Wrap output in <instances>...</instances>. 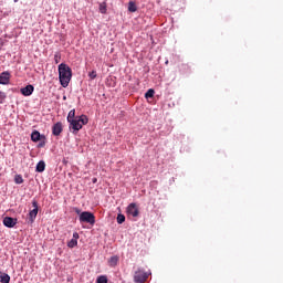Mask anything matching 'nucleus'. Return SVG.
<instances>
[{
  "instance_id": "nucleus-4",
  "label": "nucleus",
  "mask_w": 283,
  "mask_h": 283,
  "mask_svg": "<svg viewBox=\"0 0 283 283\" xmlns=\"http://www.w3.org/2000/svg\"><path fill=\"white\" fill-rule=\"evenodd\" d=\"M80 222H86L87 224H95L96 217L90 211H84L80 214Z\"/></svg>"
},
{
  "instance_id": "nucleus-13",
  "label": "nucleus",
  "mask_w": 283,
  "mask_h": 283,
  "mask_svg": "<svg viewBox=\"0 0 283 283\" xmlns=\"http://www.w3.org/2000/svg\"><path fill=\"white\" fill-rule=\"evenodd\" d=\"M35 171H38V174H43V171H45V161H39Z\"/></svg>"
},
{
  "instance_id": "nucleus-16",
  "label": "nucleus",
  "mask_w": 283,
  "mask_h": 283,
  "mask_svg": "<svg viewBox=\"0 0 283 283\" xmlns=\"http://www.w3.org/2000/svg\"><path fill=\"white\" fill-rule=\"evenodd\" d=\"M0 282L1 283H10V275L6 274V273H2L0 275Z\"/></svg>"
},
{
  "instance_id": "nucleus-18",
  "label": "nucleus",
  "mask_w": 283,
  "mask_h": 283,
  "mask_svg": "<svg viewBox=\"0 0 283 283\" xmlns=\"http://www.w3.org/2000/svg\"><path fill=\"white\" fill-rule=\"evenodd\" d=\"M108 264H109V266H116V264H118V256H112L108 260Z\"/></svg>"
},
{
  "instance_id": "nucleus-7",
  "label": "nucleus",
  "mask_w": 283,
  "mask_h": 283,
  "mask_svg": "<svg viewBox=\"0 0 283 283\" xmlns=\"http://www.w3.org/2000/svg\"><path fill=\"white\" fill-rule=\"evenodd\" d=\"M62 133H63V123L61 122L55 123L52 127L53 136H61Z\"/></svg>"
},
{
  "instance_id": "nucleus-24",
  "label": "nucleus",
  "mask_w": 283,
  "mask_h": 283,
  "mask_svg": "<svg viewBox=\"0 0 283 283\" xmlns=\"http://www.w3.org/2000/svg\"><path fill=\"white\" fill-rule=\"evenodd\" d=\"M88 76L92 81H94V78H96L97 74H96V71H92L88 73Z\"/></svg>"
},
{
  "instance_id": "nucleus-21",
  "label": "nucleus",
  "mask_w": 283,
  "mask_h": 283,
  "mask_svg": "<svg viewBox=\"0 0 283 283\" xmlns=\"http://www.w3.org/2000/svg\"><path fill=\"white\" fill-rule=\"evenodd\" d=\"M96 283H107V276L101 275L97 277Z\"/></svg>"
},
{
  "instance_id": "nucleus-14",
  "label": "nucleus",
  "mask_w": 283,
  "mask_h": 283,
  "mask_svg": "<svg viewBox=\"0 0 283 283\" xmlns=\"http://www.w3.org/2000/svg\"><path fill=\"white\" fill-rule=\"evenodd\" d=\"M72 120H76V109H71L67 115V123H72Z\"/></svg>"
},
{
  "instance_id": "nucleus-9",
  "label": "nucleus",
  "mask_w": 283,
  "mask_h": 283,
  "mask_svg": "<svg viewBox=\"0 0 283 283\" xmlns=\"http://www.w3.org/2000/svg\"><path fill=\"white\" fill-rule=\"evenodd\" d=\"M22 96H32L34 92V86L32 84L27 85L20 90Z\"/></svg>"
},
{
  "instance_id": "nucleus-11",
  "label": "nucleus",
  "mask_w": 283,
  "mask_h": 283,
  "mask_svg": "<svg viewBox=\"0 0 283 283\" xmlns=\"http://www.w3.org/2000/svg\"><path fill=\"white\" fill-rule=\"evenodd\" d=\"M78 232H74L73 233V239H71L69 242H67V247L69 249H74V247H77L78 244Z\"/></svg>"
},
{
  "instance_id": "nucleus-20",
  "label": "nucleus",
  "mask_w": 283,
  "mask_h": 283,
  "mask_svg": "<svg viewBox=\"0 0 283 283\" xmlns=\"http://www.w3.org/2000/svg\"><path fill=\"white\" fill-rule=\"evenodd\" d=\"M15 185H23V177L21 175H17L14 177Z\"/></svg>"
},
{
  "instance_id": "nucleus-8",
  "label": "nucleus",
  "mask_w": 283,
  "mask_h": 283,
  "mask_svg": "<svg viewBox=\"0 0 283 283\" xmlns=\"http://www.w3.org/2000/svg\"><path fill=\"white\" fill-rule=\"evenodd\" d=\"M10 84V72L4 71L0 74V85H9Z\"/></svg>"
},
{
  "instance_id": "nucleus-6",
  "label": "nucleus",
  "mask_w": 283,
  "mask_h": 283,
  "mask_svg": "<svg viewBox=\"0 0 283 283\" xmlns=\"http://www.w3.org/2000/svg\"><path fill=\"white\" fill-rule=\"evenodd\" d=\"M127 213L128 216H133V218H138L140 211L138 210V206L136 203H130L127 207Z\"/></svg>"
},
{
  "instance_id": "nucleus-19",
  "label": "nucleus",
  "mask_w": 283,
  "mask_h": 283,
  "mask_svg": "<svg viewBox=\"0 0 283 283\" xmlns=\"http://www.w3.org/2000/svg\"><path fill=\"white\" fill-rule=\"evenodd\" d=\"M154 94H156V92L153 88H149L146 93H145V98H154Z\"/></svg>"
},
{
  "instance_id": "nucleus-12",
  "label": "nucleus",
  "mask_w": 283,
  "mask_h": 283,
  "mask_svg": "<svg viewBox=\"0 0 283 283\" xmlns=\"http://www.w3.org/2000/svg\"><path fill=\"white\" fill-rule=\"evenodd\" d=\"M31 140L33 143H39V140H45V135H41V133H39V130H34L31 134Z\"/></svg>"
},
{
  "instance_id": "nucleus-29",
  "label": "nucleus",
  "mask_w": 283,
  "mask_h": 283,
  "mask_svg": "<svg viewBox=\"0 0 283 283\" xmlns=\"http://www.w3.org/2000/svg\"><path fill=\"white\" fill-rule=\"evenodd\" d=\"M93 182H96V179H94Z\"/></svg>"
},
{
  "instance_id": "nucleus-15",
  "label": "nucleus",
  "mask_w": 283,
  "mask_h": 283,
  "mask_svg": "<svg viewBox=\"0 0 283 283\" xmlns=\"http://www.w3.org/2000/svg\"><path fill=\"white\" fill-rule=\"evenodd\" d=\"M99 12L101 14H107V2L99 3Z\"/></svg>"
},
{
  "instance_id": "nucleus-10",
  "label": "nucleus",
  "mask_w": 283,
  "mask_h": 283,
  "mask_svg": "<svg viewBox=\"0 0 283 283\" xmlns=\"http://www.w3.org/2000/svg\"><path fill=\"white\" fill-rule=\"evenodd\" d=\"M3 224H4V227H8V229H12L17 226V219H14L12 217H6L3 219Z\"/></svg>"
},
{
  "instance_id": "nucleus-1",
  "label": "nucleus",
  "mask_w": 283,
  "mask_h": 283,
  "mask_svg": "<svg viewBox=\"0 0 283 283\" xmlns=\"http://www.w3.org/2000/svg\"><path fill=\"white\" fill-rule=\"evenodd\" d=\"M57 71L62 87H67L72 81V69L67 64L61 63L57 67Z\"/></svg>"
},
{
  "instance_id": "nucleus-5",
  "label": "nucleus",
  "mask_w": 283,
  "mask_h": 283,
  "mask_svg": "<svg viewBox=\"0 0 283 283\" xmlns=\"http://www.w3.org/2000/svg\"><path fill=\"white\" fill-rule=\"evenodd\" d=\"M32 207L33 210L29 212V221L31 222V224L32 222H34V220H36V216H39V202L36 200H33Z\"/></svg>"
},
{
  "instance_id": "nucleus-27",
  "label": "nucleus",
  "mask_w": 283,
  "mask_h": 283,
  "mask_svg": "<svg viewBox=\"0 0 283 283\" xmlns=\"http://www.w3.org/2000/svg\"><path fill=\"white\" fill-rule=\"evenodd\" d=\"M74 211H75V213H77V214H80L81 216V209H78V208H74Z\"/></svg>"
},
{
  "instance_id": "nucleus-3",
  "label": "nucleus",
  "mask_w": 283,
  "mask_h": 283,
  "mask_svg": "<svg viewBox=\"0 0 283 283\" xmlns=\"http://www.w3.org/2000/svg\"><path fill=\"white\" fill-rule=\"evenodd\" d=\"M149 275H151V273L145 272V270L139 268V269H137V271H135L134 282L146 283L147 280L149 279Z\"/></svg>"
},
{
  "instance_id": "nucleus-26",
  "label": "nucleus",
  "mask_w": 283,
  "mask_h": 283,
  "mask_svg": "<svg viewBox=\"0 0 283 283\" xmlns=\"http://www.w3.org/2000/svg\"><path fill=\"white\" fill-rule=\"evenodd\" d=\"M39 147H45V139H42V142L39 144Z\"/></svg>"
},
{
  "instance_id": "nucleus-22",
  "label": "nucleus",
  "mask_w": 283,
  "mask_h": 283,
  "mask_svg": "<svg viewBox=\"0 0 283 283\" xmlns=\"http://www.w3.org/2000/svg\"><path fill=\"white\" fill-rule=\"evenodd\" d=\"M54 61H55L56 65H59V63H61V52H56L54 54Z\"/></svg>"
},
{
  "instance_id": "nucleus-28",
  "label": "nucleus",
  "mask_w": 283,
  "mask_h": 283,
  "mask_svg": "<svg viewBox=\"0 0 283 283\" xmlns=\"http://www.w3.org/2000/svg\"><path fill=\"white\" fill-rule=\"evenodd\" d=\"M13 1H14V3H18L19 0H13Z\"/></svg>"
},
{
  "instance_id": "nucleus-25",
  "label": "nucleus",
  "mask_w": 283,
  "mask_h": 283,
  "mask_svg": "<svg viewBox=\"0 0 283 283\" xmlns=\"http://www.w3.org/2000/svg\"><path fill=\"white\" fill-rule=\"evenodd\" d=\"M3 101H6V93L0 91V105L3 104Z\"/></svg>"
},
{
  "instance_id": "nucleus-2",
  "label": "nucleus",
  "mask_w": 283,
  "mask_h": 283,
  "mask_svg": "<svg viewBox=\"0 0 283 283\" xmlns=\"http://www.w3.org/2000/svg\"><path fill=\"white\" fill-rule=\"evenodd\" d=\"M69 123V127L73 130V134H78V132L83 129V125H87V123H90V118H87V115H81Z\"/></svg>"
},
{
  "instance_id": "nucleus-17",
  "label": "nucleus",
  "mask_w": 283,
  "mask_h": 283,
  "mask_svg": "<svg viewBox=\"0 0 283 283\" xmlns=\"http://www.w3.org/2000/svg\"><path fill=\"white\" fill-rule=\"evenodd\" d=\"M138 10V7H136V3L134 1H130L128 3V12H136Z\"/></svg>"
},
{
  "instance_id": "nucleus-23",
  "label": "nucleus",
  "mask_w": 283,
  "mask_h": 283,
  "mask_svg": "<svg viewBox=\"0 0 283 283\" xmlns=\"http://www.w3.org/2000/svg\"><path fill=\"white\" fill-rule=\"evenodd\" d=\"M123 222H125V214L119 213L117 216V223L123 224Z\"/></svg>"
}]
</instances>
